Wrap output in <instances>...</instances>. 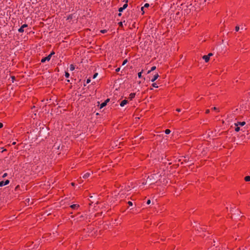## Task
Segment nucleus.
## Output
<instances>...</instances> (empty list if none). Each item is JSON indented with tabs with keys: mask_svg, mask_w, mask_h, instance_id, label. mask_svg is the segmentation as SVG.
Segmentation results:
<instances>
[{
	"mask_svg": "<svg viewBox=\"0 0 250 250\" xmlns=\"http://www.w3.org/2000/svg\"><path fill=\"white\" fill-rule=\"evenodd\" d=\"M128 103V101L127 100H124L120 103V106H124L125 105Z\"/></svg>",
	"mask_w": 250,
	"mask_h": 250,
	"instance_id": "obj_9",
	"label": "nucleus"
},
{
	"mask_svg": "<svg viewBox=\"0 0 250 250\" xmlns=\"http://www.w3.org/2000/svg\"><path fill=\"white\" fill-rule=\"evenodd\" d=\"M150 203H151V201H150V199H148V200L147 201V202H146V204H147V205H149V204H150Z\"/></svg>",
	"mask_w": 250,
	"mask_h": 250,
	"instance_id": "obj_42",
	"label": "nucleus"
},
{
	"mask_svg": "<svg viewBox=\"0 0 250 250\" xmlns=\"http://www.w3.org/2000/svg\"><path fill=\"white\" fill-rule=\"evenodd\" d=\"M7 175V173H5L3 174V175L2 176V177L4 178V177H6Z\"/></svg>",
	"mask_w": 250,
	"mask_h": 250,
	"instance_id": "obj_46",
	"label": "nucleus"
},
{
	"mask_svg": "<svg viewBox=\"0 0 250 250\" xmlns=\"http://www.w3.org/2000/svg\"><path fill=\"white\" fill-rule=\"evenodd\" d=\"M163 134L161 135H157L156 136H155V140H157V141H160L161 140L164 139V137H163Z\"/></svg>",
	"mask_w": 250,
	"mask_h": 250,
	"instance_id": "obj_7",
	"label": "nucleus"
},
{
	"mask_svg": "<svg viewBox=\"0 0 250 250\" xmlns=\"http://www.w3.org/2000/svg\"><path fill=\"white\" fill-rule=\"evenodd\" d=\"M159 75L158 73L156 74L154 76L153 78L151 79V82H154L155 81L157 80V79L159 77Z\"/></svg>",
	"mask_w": 250,
	"mask_h": 250,
	"instance_id": "obj_13",
	"label": "nucleus"
},
{
	"mask_svg": "<svg viewBox=\"0 0 250 250\" xmlns=\"http://www.w3.org/2000/svg\"><path fill=\"white\" fill-rule=\"evenodd\" d=\"M67 82H70V80H67Z\"/></svg>",
	"mask_w": 250,
	"mask_h": 250,
	"instance_id": "obj_56",
	"label": "nucleus"
},
{
	"mask_svg": "<svg viewBox=\"0 0 250 250\" xmlns=\"http://www.w3.org/2000/svg\"><path fill=\"white\" fill-rule=\"evenodd\" d=\"M209 112H210L209 109H206V111H205V113H206V114H208V113H209Z\"/></svg>",
	"mask_w": 250,
	"mask_h": 250,
	"instance_id": "obj_44",
	"label": "nucleus"
},
{
	"mask_svg": "<svg viewBox=\"0 0 250 250\" xmlns=\"http://www.w3.org/2000/svg\"><path fill=\"white\" fill-rule=\"evenodd\" d=\"M207 0H205V2H206ZM215 0H208V3H212L214 2Z\"/></svg>",
	"mask_w": 250,
	"mask_h": 250,
	"instance_id": "obj_35",
	"label": "nucleus"
},
{
	"mask_svg": "<svg viewBox=\"0 0 250 250\" xmlns=\"http://www.w3.org/2000/svg\"><path fill=\"white\" fill-rule=\"evenodd\" d=\"M127 59L125 60L123 62L122 65H125L127 63Z\"/></svg>",
	"mask_w": 250,
	"mask_h": 250,
	"instance_id": "obj_29",
	"label": "nucleus"
},
{
	"mask_svg": "<svg viewBox=\"0 0 250 250\" xmlns=\"http://www.w3.org/2000/svg\"><path fill=\"white\" fill-rule=\"evenodd\" d=\"M123 1L125 2V3H128V0H124Z\"/></svg>",
	"mask_w": 250,
	"mask_h": 250,
	"instance_id": "obj_49",
	"label": "nucleus"
},
{
	"mask_svg": "<svg viewBox=\"0 0 250 250\" xmlns=\"http://www.w3.org/2000/svg\"><path fill=\"white\" fill-rule=\"evenodd\" d=\"M144 8L145 7L144 6L141 7V11H143V14L145 13V11L144 10Z\"/></svg>",
	"mask_w": 250,
	"mask_h": 250,
	"instance_id": "obj_45",
	"label": "nucleus"
},
{
	"mask_svg": "<svg viewBox=\"0 0 250 250\" xmlns=\"http://www.w3.org/2000/svg\"><path fill=\"white\" fill-rule=\"evenodd\" d=\"M3 126V125L2 123H0V129Z\"/></svg>",
	"mask_w": 250,
	"mask_h": 250,
	"instance_id": "obj_47",
	"label": "nucleus"
},
{
	"mask_svg": "<svg viewBox=\"0 0 250 250\" xmlns=\"http://www.w3.org/2000/svg\"><path fill=\"white\" fill-rule=\"evenodd\" d=\"M143 72V70H142L141 72H140L138 73V76L139 78H142V74Z\"/></svg>",
	"mask_w": 250,
	"mask_h": 250,
	"instance_id": "obj_18",
	"label": "nucleus"
},
{
	"mask_svg": "<svg viewBox=\"0 0 250 250\" xmlns=\"http://www.w3.org/2000/svg\"><path fill=\"white\" fill-rule=\"evenodd\" d=\"M3 186H5L4 185V181H1L0 182V187H2Z\"/></svg>",
	"mask_w": 250,
	"mask_h": 250,
	"instance_id": "obj_28",
	"label": "nucleus"
},
{
	"mask_svg": "<svg viewBox=\"0 0 250 250\" xmlns=\"http://www.w3.org/2000/svg\"><path fill=\"white\" fill-rule=\"evenodd\" d=\"M187 161V159H186L184 160V161L186 162Z\"/></svg>",
	"mask_w": 250,
	"mask_h": 250,
	"instance_id": "obj_58",
	"label": "nucleus"
},
{
	"mask_svg": "<svg viewBox=\"0 0 250 250\" xmlns=\"http://www.w3.org/2000/svg\"><path fill=\"white\" fill-rule=\"evenodd\" d=\"M176 111H178V112H180L181 111V109L180 108H177L176 109Z\"/></svg>",
	"mask_w": 250,
	"mask_h": 250,
	"instance_id": "obj_51",
	"label": "nucleus"
},
{
	"mask_svg": "<svg viewBox=\"0 0 250 250\" xmlns=\"http://www.w3.org/2000/svg\"><path fill=\"white\" fill-rule=\"evenodd\" d=\"M74 69H75V66L73 64H70V70L71 71H73Z\"/></svg>",
	"mask_w": 250,
	"mask_h": 250,
	"instance_id": "obj_19",
	"label": "nucleus"
},
{
	"mask_svg": "<svg viewBox=\"0 0 250 250\" xmlns=\"http://www.w3.org/2000/svg\"><path fill=\"white\" fill-rule=\"evenodd\" d=\"M124 142H112V143L111 144V146L112 147H114V146H117L119 145L118 148L121 147V145H123Z\"/></svg>",
	"mask_w": 250,
	"mask_h": 250,
	"instance_id": "obj_2",
	"label": "nucleus"
},
{
	"mask_svg": "<svg viewBox=\"0 0 250 250\" xmlns=\"http://www.w3.org/2000/svg\"><path fill=\"white\" fill-rule=\"evenodd\" d=\"M118 24L119 25V27L122 29L123 28V22L122 21H120L118 23Z\"/></svg>",
	"mask_w": 250,
	"mask_h": 250,
	"instance_id": "obj_21",
	"label": "nucleus"
},
{
	"mask_svg": "<svg viewBox=\"0 0 250 250\" xmlns=\"http://www.w3.org/2000/svg\"><path fill=\"white\" fill-rule=\"evenodd\" d=\"M16 144V142H13V143L12 144V145H15Z\"/></svg>",
	"mask_w": 250,
	"mask_h": 250,
	"instance_id": "obj_52",
	"label": "nucleus"
},
{
	"mask_svg": "<svg viewBox=\"0 0 250 250\" xmlns=\"http://www.w3.org/2000/svg\"><path fill=\"white\" fill-rule=\"evenodd\" d=\"M135 95H136L135 93H131L129 95V100H132L135 97Z\"/></svg>",
	"mask_w": 250,
	"mask_h": 250,
	"instance_id": "obj_11",
	"label": "nucleus"
},
{
	"mask_svg": "<svg viewBox=\"0 0 250 250\" xmlns=\"http://www.w3.org/2000/svg\"><path fill=\"white\" fill-rule=\"evenodd\" d=\"M98 75V73H95L93 76V79H95Z\"/></svg>",
	"mask_w": 250,
	"mask_h": 250,
	"instance_id": "obj_33",
	"label": "nucleus"
},
{
	"mask_svg": "<svg viewBox=\"0 0 250 250\" xmlns=\"http://www.w3.org/2000/svg\"><path fill=\"white\" fill-rule=\"evenodd\" d=\"M171 131L169 129H167L165 130V132L166 134H168L170 133Z\"/></svg>",
	"mask_w": 250,
	"mask_h": 250,
	"instance_id": "obj_23",
	"label": "nucleus"
},
{
	"mask_svg": "<svg viewBox=\"0 0 250 250\" xmlns=\"http://www.w3.org/2000/svg\"><path fill=\"white\" fill-rule=\"evenodd\" d=\"M109 101H110V99L107 98L105 101H104V102L107 104Z\"/></svg>",
	"mask_w": 250,
	"mask_h": 250,
	"instance_id": "obj_39",
	"label": "nucleus"
},
{
	"mask_svg": "<svg viewBox=\"0 0 250 250\" xmlns=\"http://www.w3.org/2000/svg\"><path fill=\"white\" fill-rule=\"evenodd\" d=\"M203 59L205 60V62H208L209 61V58L207 55L203 56Z\"/></svg>",
	"mask_w": 250,
	"mask_h": 250,
	"instance_id": "obj_14",
	"label": "nucleus"
},
{
	"mask_svg": "<svg viewBox=\"0 0 250 250\" xmlns=\"http://www.w3.org/2000/svg\"><path fill=\"white\" fill-rule=\"evenodd\" d=\"M91 174L90 172H87L83 174V178L86 179L90 176Z\"/></svg>",
	"mask_w": 250,
	"mask_h": 250,
	"instance_id": "obj_10",
	"label": "nucleus"
},
{
	"mask_svg": "<svg viewBox=\"0 0 250 250\" xmlns=\"http://www.w3.org/2000/svg\"><path fill=\"white\" fill-rule=\"evenodd\" d=\"M235 30L236 32H238L239 30V27L238 26H235Z\"/></svg>",
	"mask_w": 250,
	"mask_h": 250,
	"instance_id": "obj_34",
	"label": "nucleus"
},
{
	"mask_svg": "<svg viewBox=\"0 0 250 250\" xmlns=\"http://www.w3.org/2000/svg\"><path fill=\"white\" fill-rule=\"evenodd\" d=\"M27 27H28V24L25 23V24H23L22 25H21V26L18 29V31L20 33H23L24 32L23 29L24 28H26Z\"/></svg>",
	"mask_w": 250,
	"mask_h": 250,
	"instance_id": "obj_4",
	"label": "nucleus"
},
{
	"mask_svg": "<svg viewBox=\"0 0 250 250\" xmlns=\"http://www.w3.org/2000/svg\"><path fill=\"white\" fill-rule=\"evenodd\" d=\"M128 6V3H125L124 4L123 7L125 9H126Z\"/></svg>",
	"mask_w": 250,
	"mask_h": 250,
	"instance_id": "obj_32",
	"label": "nucleus"
},
{
	"mask_svg": "<svg viewBox=\"0 0 250 250\" xmlns=\"http://www.w3.org/2000/svg\"><path fill=\"white\" fill-rule=\"evenodd\" d=\"M9 180H6L5 181H4V185H7L9 183Z\"/></svg>",
	"mask_w": 250,
	"mask_h": 250,
	"instance_id": "obj_27",
	"label": "nucleus"
},
{
	"mask_svg": "<svg viewBox=\"0 0 250 250\" xmlns=\"http://www.w3.org/2000/svg\"><path fill=\"white\" fill-rule=\"evenodd\" d=\"M55 54V52L54 51H52L50 54L49 55H48L49 56H51V57H52V55H54Z\"/></svg>",
	"mask_w": 250,
	"mask_h": 250,
	"instance_id": "obj_36",
	"label": "nucleus"
},
{
	"mask_svg": "<svg viewBox=\"0 0 250 250\" xmlns=\"http://www.w3.org/2000/svg\"><path fill=\"white\" fill-rule=\"evenodd\" d=\"M244 180L246 182H249L250 181V176H247L244 178Z\"/></svg>",
	"mask_w": 250,
	"mask_h": 250,
	"instance_id": "obj_16",
	"label": "nucleus"
},
{
	"mask_svg": "<svg viewBox=\"0 0 250 250\" xmlns=\"http://www.w3.org/2000/svg\"><path fill=\"white\" fill-rule=\"evenodd\" d=\"M127 204H128L129 205V206H132L133 205V203H132V202H131V201H128V202H127Z\"/></svg>",
	"mask_w": 250,
	"mask_h": 250,
	"instance_id": "obj_38",
	"label": "nucleus"
},
{
	"mask_svg": "<svg viewBox=\"0 0 250 250\" xmlns=\"http://www.w3.org/2000/svg\"><path fill=\"white\" fill-rule=\"evenodd\" d=\"M246 124L245 122H237V123L234 124L235 126H239L240 125L241 126L244 125Z\"/></svg>",
	"mask_w": 250,
	"mask_h": 250,
	"instance_id": "obj_5",
	"label": "nucleus"
},
{
	"mask_svg": "<svg viewBox=\"0 0 250 250\" xmlns=\"http://www.w3.org/2000/svg\"><path fill=\"white\" fill-rule=\"evenodd\" d=\"M156 69V67L155 66H153L151 68V69L147 72V74L150 73L151 71H154Z\"/></svg>",
	"mask_w": 250,
	"mask_h": 250,
	"instance_id": "obj_15",
	"label": "nucleus"
},
{
	"mask_svg": "<svg viewBox=\"0 0 250 250\" xmlns=\"http://www.w3.org/2000/svg\"><path fill=\"white\" fill-rule=\"evenodd\" d=\"M211 109L213 110H218V109L216 107H214L212 108Z\"/></svg>",
	"mask_w": 250,
	"mask_h": 250,
	"instance_id": "obj_48",
	"label": "nucleus"
},
{
	"mask_svg": "<svg viewBox=\"0 0 250 250\" xmlns=\"http://www.w3.org/2000/svg\"><path fill=\"white\" fill-rule=\"evenodd\" d=\"M240 130V128L239 126H235V131L236 132H238Z\"/></svg>",
	"mask_w": 250,
	"mask_h": 250,
	"instance_id": "obj_20",
	"label": "nucleus"
},
{
	"mask_svg": "<svg viewBox=\"0 0 250 250\" xmlns=\"http://www.w3.org/2000/svg\"><path fill=\"white\" fill-rule=\"evenodd\" d=\"M149 6V3H145V5H144V7L145 8H148Z\"/></svg>",
	"mask_w": 250,
	"mask_h": 250,
	"instance_id": "obj_30",
	"label": "nucleus"
},
{
	"mask_svg": "<svg viewBox=\"0 0 250 250\" xmlns=\"http://www.w3.org/2000/svg\"><path fill=\"white\" fill-rule=\"evenodd\" d=\"M176 15L179 18H180L181 13L179 11H178L176 13Z\"/></svg>",
	"mask_w": 250,
	"mask_h": 250,
	"instance_id": "obj_26",
	"label": "nucleus"
},
{
	"mask_svg": "<svg viewBox=\"0 0 250 250\" xmlns=\"http://www.w3.org/2000/svg\"><path fill=\"white\" fill-rule=\"evenodd\" d=\"M213 55V54L212 53H209L207 55V56L210 58V56H212Z\"/></svg>",
	"mask_w": 250,
	"mask_h": 250,
	"instance_id": "obj_40",
	"label": "nucleus"
},
{
	"mask_svg": "<svg viewBox=\"0 0 250 250\" xmlns=\"http://www.w3.org/2000/svg\"><path fill=\"white\" fill-rule=\"evenodd\" d=\"M11 78L12 79V82H14V81H15L16 80L15 77L14 76H12L11 77Z\"/></svg>",
	"mask_w": 250,
	"mask_h": 250,
	"instance_id": "obj_37",
	"label": "nucleus"
},
{
	"mask_svg": "<svg viewBox=\"0 0 250 250\" xmlns=\"http://www.w3.org/2000/svg\"><path fill=\"white\" fill-rule=\"evenodd\" d=\"M20 188V186L19 185H18L17 186H16V187L15 188V190H16L17 189H18V188Z\"/></svg>",
	"mask_w": 250,
	"mask_h": 250,
	"instance_id": "obj_50",
	"label": "nucleus"
},
{
	"mask_svg": "<svg viewBox=\"0 0 250 250\" xmlns=\"http://www.w3.org/2000/svg\"><path fill=\"white\" fill-rule=\"evenodd\" d=\"M80 206L78 204H73L70 206V208L73 209H77Z\"/></svg>",
	"mask_w": 250,
	"mask_h": 250,
	"instance_id": "obj_8",
	"label": "nucleus"
},
{
	"mask_svg": "<svg viewBox=\"0 0 250 250\" xmlns=\"http://www.w3.org/2000/svg\"><path fill=\"white\" fill-rule=\"evenodd\" d=\"M124 10H125V9L123 7H121L119 8L118 11L119 12H122Z\"/></svg>",
	"mask_w": 250,
	"mask_h": 250,
	"instance_id": "obj_25",
	"label": "nucleus"
},
{
	"mask_svg": "<svg viewBox=\"0 0 250 250\" xmlns=\"http://www.w3.org/2000/svg\"><path fill=\"white\" fill-rule=\"evenodd\" d=\"M161 177V174H160L159 173H154L152 174H151L150 175L148 176L147 178L146 182H143V184H146V183H148L149 185H152L153 184H155L157 183V182L158 180H160V177Z\"/></svg>",
	"mask_w": 250,
	"mask_h": 250,
	"instance_id": "obj_1",
	"label": "nucleus"
},
{
	"mask_svg": "<svg viewBox=\"0 0 250 250\" xmlns=\"http://www.w3.org/2000/svg\"><path fill=\"white\" fill-rule=\"evenodd\" d=\"M51 59V56H49L48 55L47 56L45 57H43L41 62L42 63H44L46 61H49Z\"/></svg>",
	"mask_w": 250,
	"mask_h": 250,
	"instance_id": "obj_3",
	"label": "nucleus"
},
{
	"mask_svg": "<svg viewBox=\"0 0 250 250\" xmlns=\"http://www.w3.org/2000/svg\"><path fill=\"white\" fill-rule=\"evenodd\" d=\"M65 75V77L66 78H69V77L70 74H69V73L68 72L65 71V75Z\"/></svg>",
	"mask_w": 250,
	"mask_h": 250,
	"instance_id": "obj_22",
	"label": "nucleus"
},
{
	"mask_svg": "<svg viewBox=\"0 0 250 250\" xmlns=\"http://www.w3.org/2000/svg\"><path fill=\"white\" fill-rule=\"evenodd\" d=\"M58 142H56V143L53 146V148L54 149H59L60 147V144H58Z\"/></svg>",
	"mask_w": 250,
	"mask_h": 250,
	"instance_id": "obj_6",
	"label": "nucleus"
},
{
	"mask_svg": "<svg viewBox=\"0 0 250 250\" xmlns=\"http://www.w3.org/2000/svg\"><path fill=\"white\" fill-rule=\"evenodd\" d=\"M223 147H226V146L224 145V146H223Z\"/></svg>",
	"mask_w": 250,
	"mask_h": 250,
	"instance_id": "obj_57",
	"label": "nucleus"
},
{
	"mask_svg": "<svg viewBox=\"0 0 250 250\" xmlns=\"http://www.w3.org/2000/svg\"><path fill=\"white\" fill-rule=\"evenodd\" d=\"M41 133H42V131H40V135H41Z\"/></svg>",
	"mask_w": 250,
	"mask_h": 250,
	"instance_id": "obj_54",
	"label": "nucleus"
},
{
	"mask_svg": "<svg viewBox=\"0 0 250 250\" xmlns=\"http://www.w3.org/2000/svg\"><path fill=\"white\" fill-rule=\"evenodd\" d=\"M121 15H122L121 12H119V13L118 14V16L120 17V16H121Z\"/></svg>",
	"mask_w": 250,
	"mask_h": 250,
	"instance_id": "obj_53",
	"label": "nucleus"
},
{
	"mask_svg": "<svg viewBox=\"0 0 250 250\" xmlns=\"http://www.w3.org/2000/svg\"><path fill=\"white\" fill-rule=\"evenodd\" d=\"M152 86L154 87H156V88H157L158 86L157 85V84H156V83H153L152 84Z\"/></svg>",
	"mask_w": 250,
	"mask_h": 250,
	"instance_id": "obj_31",
	"label": "nucleus"
},
{
	"mask_svg": "<svg viewBox=\"0 0 250 250\" xmlns=\"http://www.w3.org/2000/svg\"><path fill=\"white\" fill-rule=\"evenodd\" d=\"M71 185H72V186H74V183H71Z\"/></svg>",
	"mask_w": 250,
	"mask_h": 250,
	"instance_id": "obj_55",
	"label": "nucleus"
},
{
	"mask_svg": "<svg viewBox=\"0 0 250 250\" xmlns=\"http://www.w3.org/2000/svg\"><path fill=\"white\" fill-rule=\"evenodd\" d=\"M106 105H107V104L104 102L100 104V108H103Z\"/></svg>",
	"mask_w": 250,
	"mask_h": 250,
	"instance_id": "obj_17",
	"label": "nucleus"
},
{
	"mask_svg": "<svg viewBox=\"0 0 250 250\" xmlns=\"http://www.w3.org/2000/svg\"><path fill=\"white\" fill-rule=\"evenodd\" d=\"M74 17H75L74 16V14H72L69 15L67 17V18L66 20L67 21H70L73 19V18H74Z\"/></svg>",
	"mask_w": 250,
	"mask_h": 250,
	"instance_id": "obj_12",
	"label": "nucleus"
},
{
	"mask_svg": "<svg viewBox=\"0 0 250 250\" xmlns=\"http://www.w3.org/2000/svg\"><path fill=\"white\" fill-rule=\"evenodd\" d=\"M90 81H91L90 79V78H88V79H87V80H86V83H89L90 82Z\"/></svg>",
	"mask_w": 250,
	"mask_h": 250,
	"instance_id": "obj_41",
	"label": "nucleus"
},
{
	"mask_svg": "<svg viewBox=\"0 0 250 250\" xmlns=\"http://www.w3.org/2000/svg\"><path fill=\"white\" fill-rule=\"evenodd\" d=\"M120 67L117 68V69H116V70H115V71H116V72H119V71H120Z\"/></svg>",
	"mask_w": 250,
	"mask_h": 250,
	"instance_id": "obj_43",
	"label": "nucleus"
},
{
	"mask_svg": "<svg viewBox=\"0 0 250 250\" xmlns=\"http://www.w3.org/2000/svg\"><path fill=\"white\" fill-rule=\"evenodd\" d=\"M107 32V30L106 29H103V30H100V32L103 34H104V33H106Z\"/></svg>",
	"mask_w": 250,
	"mask_h": 250,
	"instance_id": "obj_24",
	"label": "nucleus"
}]
</instances>
